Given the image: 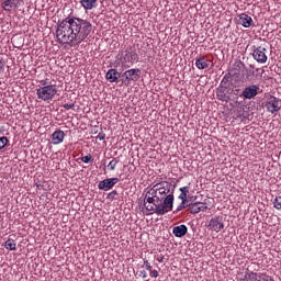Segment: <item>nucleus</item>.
I'll list each match as a JSON object with an SVG mask.
<instances>
[{
	"instance_id": "13",
	"label": "nucleus",
	"mask_w": 281,
	"mask_h": 281,
	"mask_svg": "<svg viewBox=\"0 0 281 281\" xmlns=\"http://www.w3.org/2000/svg\"><path fill=\"white\" fill-rule=\"evenodd\" d=\"M50 139L54 146H58V144H63V142H65V132L61 130L55 131L52 134Z\"/></svg>"
},
{
	"instance_id": "39",
	"label": "nucleus",
	"mask_w": 281,
	"mask_h": 281,
	"mask_svg": "<svg viewBox=\"0 0 281 281\" xmlns=\"http://www.w3.org/2000/svg\"><path fill=\"white\" fill-rule=\"evenodd\" d=\"M180 192H182V194H189L190 193V187H182L180 188Z\"/></svg>"
},
{
	"instance_id": "22",
	"label": "nucleus",
	"mask_w": 281,
	"mask_h": 281,
	"mask_svg": "<svg viewBox=\"0 0 281 281\" xmlns=\"http://www.w3.org/2000/svg\"><path fill=\"white\" fill-rule=\"evenodd\" d=\"M4 247L9 251H16V240H14L12 237H9L4 243Z\"/></svg>"
},
{
	"instance_id": "2",
	"label": "nucleus",
	"mask_w": 281,
	"mask_h": 281,
	"mask_svg": "<svg viewBox=\"0 0 281 281\" xmlns=\"http://www.w3.org/2000/svg\"><path fill=\"white\" fill-rule=\"evenodd\" d=\"M147 212H154L157 216H164V214H168V212H172V207L175 205V194L169 193L161 204L158 205H146L144 204Z\"/></svg>"
},
{
	"instance_id": "34",
	"label": "nucleus",
	"mask_w": 281,
	"mask_h": 281,
	"mask_svg": "<svg viewBox=\"0 0 281 281\" xmlns=\"http://www.w3.org/2000/svg\"><path fill=\"white\" fill-rule=\"evenodd\" d=\"M81 161H83V164H89V161H92L91 154H88V155L81 157Z\"/></svg>"
},
{
	"instance_id": "16",
	"label": "nucleus",
	"mask_w": 281,
	"mask_h": 281,
	"mask_svg": "<svg viewBox=\"0 0 281 281\" xmlns=\"http://www.w3.org/2000/svg\"><path fill=\"white\" fill-rule=\"evenodd\" d=\"M239 25H243V27H251V25H254V19L247 13H241L239 14Z\"/></svg>"
},
{
	"instance_id": "41",
	"label": "nucleus",
	"mask_w": 281,
	"mask_h": 281,
	"mask_svg": "<svg viewBox=\"0 0 281 281\" xmlns=\"http://www.w3.org/2000/svg\"><path fill=\"white\" fill-rule=\"evenodd\" d=\"M140 278L146 280V278H148V273L145 270L140 271Z\"/></svg>"
},
{
	"instance_id": "6",
	"label": "nucleus",
	"mask_w": 281,
	"mask_h": 281,
	"mask_svg": "<svg viewBox=\"0 0 281 281\" xmlns=\"http://www.w3.org/2000/svg\"><path fill=\"white\" fill-rule=\"evenodd\" d=\"M252 58L256 63L265 65V63L269 60V57H267V48L262 46H252Z\"/></svg>"
},
{
	"instance_id": "1",
	"label": "nucleus",
	"mask_w": 281,
	"mask_h": 281,
	"mask_svg": "<svg viewBox=\"0 0 281 281\" xmlns=\"http://www.w3.org/2000/svg\"><path fill=\"white\" fill-rule=\"evenodd\" d=\"M93 32V25L89 20L68 15L57 24L56 38L59 45L76 47L85 43Z\"/></svg>"
},
{
	"instance_id": "7",
	"label": "nucleus",
	"mask_w": 281,
	"mask_h": 281,
	"mask_svg": "<svg viewBox=\"0 0 281 281\" xmlns=\"http://www.w3.org/2000/svg\"><path fill=\"white\" fill-rule=\"evenodd\" d=\"M232 93H234V88L220 86L216 91V97L221 102H229V100H232Z\"/></svg>"
},
{
	"instance_id": "14",
	"label": "nucleus",
	"mask_w": 281,
	"mask_h": 281,
	"mask_svg": "<svg viewBox=\"0 0 281 281\" xmlns=\"http://www.w3.org/2000/svg\"><path fill=\"white\" fill-rule=\"evenodd\" d=\"M207 210V204L202 202H195L189 205L190 214H199V212H205Z\"/></svg>"
},
{
	"instance_id": "12",
	"label": "nucleus",
	"mask_w": 281,
	"mask_h": 281,
	"mask_svg": "<svg viewBox=\"0 0 281 281\" xmlns=\"http://www.w3.org/2000/svg\"><path fill=\"white\" fill-rule=\"evenodd\" d=\"M159 199H164L166 194H170V184L168 182H159L156 184Z\"/></svg>"
},
{
	"instance_id": "8",
	"label": "nucleus",
	"mask_w": 281,
	"mask_h": 281,
	"mask_svg": "<svg viewBox=\"0 0 281 281\" xmlns=\"http://www.w3.org/2000/svg\"><path fill=\"white\" fill-rule=\"evenodd\" d=\"M266 109L272 115L278 113L281 109V100L277 97H270L266 102Z\"/></svg>"
},
{
	"instance_id": "43",
	"label": "nucleus",
	"mask_w": 281,
	"mask_h": 281,
	"mask_svg": "<svg viewBox=\"0 0 281 281\" xmlns=\"http://www.w3.org/2000/svg\"><path fill=\"white\" fill-rule=\"evenodd\" d=\"M248 74H251V76H254V71H251V70H249V72Z\"/></svg>"
},
{
	"instance_id": "31",
	"label": "nucleus",
	"mask_w": 281,
	"mask_h": 281,
	"mask_svg": "<svg viewBox=\"0 0 281 281\" xmlns=\"http://www.w3.org/2000/svg\"><path fill=\"white\" fill-rule=\"evenodd\" d=\"M145 203H149L147 205H153L155 207V205H159L155 203V198L151 196H145Z\"/></svg>"
},
{
	"instance_id": "42",
	"label": "nucleus",
	"mask_w": 281,
	"mask_h": 281,
	"mask_svg": "<svg viewBox=\"0 0 281 281\" xmlns=\"http://www.w3.org/2000/svg\"><path fill=\"white\" fill-rule=\"evenodd\" d=\"M158 262H164V256L157 258Z\"/></svg>"
},
{
	"instance_id": "44",
	"label": "nucleus",
	"mask_w": 281,
	"mask_h": 281,
	"mask_svg": "<svg viewBox=\"0 0 281 281\" xmlns=\"http://www.w3.org/2000/svg\"><path fill=\"white\" fill-rule=\"evenodd\" d=\"M247 78L249 79V75H247Z\"/></svg>"
},
{
	"instance_id": "40",
	"label": "nucleus",
	"mask_w": 281,
	"mask_h": 281,
	"mask_svg": "<svg viewBox=\"0 0 281 281\" xmlns=\"http://www.w3.org/2000/svg\"><path fill=\"white\" fill-rule=\"evenodd\" d=\"M178 199H180L181 201H188V195L186 193H180Z\"/></svg>"
},
{
	"instance_id": "11",
	"label": "nucleus",
	"mask_w": 281,
	"mask_h": 281,
	"mask_svg": "<svg viewBox=\"0 0 281 281\" xmlns=\"http://www.w3.org/2000/svg\"><path fill=\"white\" fill-rule=\"evenodd\" d=\"M142 76V70H139V68H132L126 70L123 74V77L125 78L126 82H137V80H139Z\"/></svg>"
},
{
	"instance_id": "21",
	"label": "nucleus",
	"mask_w": 281,
	"mask_h": 281,
	"mask_svg": "<svg viewBox=\"0 0 281 281\" xmlns=\"http://www.w3.org/2000/svg\"><path fill=\"white\" fill-rule=\"evenodd\" d=\"M240 98H243V93H240V89H233V92L231 94V100L235 102L236 104H243V101H240Z\"/></svg>"
},
{
	"instance_id": "36",
	"label": "nucleus",
	"mask_w": 281,
	"mask_h": 281,
	"mask_svg": "<svg viewBox=\"0 0 281 281\" xmlns=\"http://www.w3.org/2000/svg\"><path fill=\"white\" fill-rule=\"evenodd\" d=\"M5 70V60L3 58H0V74H3Z\"/></svg>"
},
{
	"instance_id": "35",
	"label": "nucleus",
	"mask_w": 281,
	"mask_h": 281,
	"mask_svg": "<svg viewBox=\"0 0 281 281\" xmlns=\"http://www.w3.org/2000/svg\"><path fill=\"white\" fill-rule=\"evenodd\" d=\"M144 267L146 269V271H153V265H150V262L148 260H144Z\"/></svg>"
},
{
	"instance_id": "10",
	"label": "nucleus",
	"mask_w": 281,
	"mask_h": 281,
	"mask_svg": "<svg viewBox=\"0 0 281 281\" xmlns=\"http://www.w3.org/2000/svg\"><path fill=\"white\" fill-rule=\"evenodd\" d=\"M258 91H260V86L250 85L243 90L241 95L244 100H254L258 95Z\"/></svg>"
},
{
	"instance_id": "23",
	"label": "nucleus",
	"mask_w": 281,
	"mask_h": 281,
	"mask_svg": "<svg viewBox=\"0 0 281 281\" xmlns=\"http://www.w3.org/2000/svg\"><path fill=\"white\" fill-rule=\"evenodd\" d=\"M220 87H232V74H226L223 77Z\"/></svg>"
},
{
	"instance_id": "18",
	"label": "nucleus",
	"mask_w": 281,
	"mask_h": 281,
	"mask_svg": "<svg viewBox=\"0 0 281 281\" xmlns=\"http://www.w3.org/2000/svg\"><path fill=\"white\" fill-rule=\"evenodd\" d=\"M79 3L86 12L98 8V0H80Z\"/></svg>"
},
{
	"instance_id": "3",
	"label": "nucleus",
	"mask_w": 281,
	"mask_h": 281,
	"mask_svg": "<svg viewBox=\"0 0 281 281\" xmlns=\"http://www.w3.org/2000/svg\"><path fill=\"white\" fill-rule=\"evenodd\" d=\"M42 87L36 89L37 100L43 102H52L58 93V87L56 85H47L46 80L41 81Z\"/></svg>"
},
{
	"instance_id": "28",
	"label": "nucleus",
	"mask_w": 281,
	"mask_h": 281,
	"mask_svg": "<svg viewBox=\"0 0 281 281\" xmlns=\"http://www.w3.org/2000/svg\"><path fill=\"white\" fill-rule=\"evenodd\" d=\"M186 207H190V204H188V201H181V203L178 205L176 212H181V210H186Z\"/></svg>"
},
{
	"instance_id": "38",
	"label": "nucleus",
	"mask_w": 281,
	"mask_h": 281,
	"mask_svg": "<svg viewBox=\"0 0 281 281\" xmlns=\"http://www.w3.org/2000/svg\"><path fill=\"white\" fill-rule=\"evenodd\" d=\"M149 276H150V278H159V271L151 269L149 271Z\"/></svg>"
},
{
	"instance_id": "29",
	"label": "nucleus",
	"mask_w": 281,
	"mask_h": 281,
	"mask_svg": "<svg viewBox=\"0 0 281 281\" xmlns=\"http://www.w3.org/2000/svg\"><path fill=\"white\" fill-rule=\"evenodd\" d=\"M8 137L2 136L0 137V150H3V148H5V146H8Z\"/></svg>"
},
{
	"instance_id": "9",
	"label": "nucleus",
	"mask_w": 281,
	"mask_h": 281,
	"mask_svg": "<svg viewBox=\"0 0 281 281\" xmlns=\"http://www.w3.org/2000/svg\"><path fill=\"white\" fill-rule=\"evenodd\" d=\"M116 183H120V178H106L98 183V188L103 192H109L115 188Z\"/></svg>"
},
{
	"instance_id": "5",
	"label": "nucleus",
	"mask_w": 281,
	"mask_h": 281,
	"mask_svg": "<svg viewBox=\"0 0 281 281\" xmlns=\"http://www.w3.org/2000/svg\"><path fill=\"white\" fill-rule=\"evenodd\" d=\"M206 227L210 229V232H215V234H218V232L225 229V221L223 220V216L216 215L209 221Z\"/></svg>"
},
{
	"instance_id": "32",
	"label": "nucleus",
	"mask_w": 281,
	"mask_h": 281,
	"mask_svg": "<svg viewBox=\"0 0 281 281\" xmlns=\"http://www.w3.org/2000/svg\"><path fill=\"white\" fill-rule=\"evenodd\" d=\"M63 108H64L66 111H70V109H76V103H74V102L66 103V104L63 105Z\"/></svg>"
},
{
	"instance_id": "26",
	"label": "nucleus",
	"mask_w": 281,
	"mask_h": 281,
	"mask_svg": "<svg viewBox=\"0 0 281 281\" xmlns=\"http://www.w3.org/2000/svg\"><path fill=\"white\" fill-rule=\"evenodd\" d=\"M145 196H151V198H154V199H159V196H158V194H157V187H156V184H155L151 189H149V190L147 191V193L145 194Z\"/></svg>"
},
{
	"instance_id": "33",
	"label": "nucleus",
	"mask_w": 281,
	"mask_h": 281,
	"mask_svg": "<svg viewBox=\"0 0 281 281\" xmlns=\"http://www.w3.org/2000/svg\"><path fill=\"white\" fill-rule=\"evenodd\" d=\"M115 196H117V190H113L112 192L108 193L106 199H109L110 201H113Z\"/></svg>"
},
{
	"instance_id": "15",
	"label": "nucleus",
	"mask_w": 281,
	"mask_h": 281,
	"mask_svg": "<svg viewBox=\"0 0 281 281\" xmlns=\"http://www.w3.org/2000/svg\"><path fill=\"white\" fill-rule=\"evenodd\" d=\"M1 5L5 12H12L19 8V0H4Z\"/></svg>"
},
{
	"instance_id": "37",
	"label": "nucleus",
	"mask_w": 281,
	"mask_h": 281,
	"mask_svg": "<svg viewBox=\"0 0 281 281\" xmlns=\"http://www.w3.org/2000/svg\"><path fill=\"white\" fill-rule=\"evenodd\" d=\"M97 139H99V142H104V139H106V134H104L102 131L98 134Z\"/></svg>"
},
{
	"instance_id": "27",
	"label": "nucleus",
	"mask_w": 281,
	"mask_h": 281,
	"mask_svg": "<svg viewBox=\"0 0 281 281\" xmlns=\"http://www.w3.org/2000/svg\"><path fill=\"white\" fill-rule=\"evenodd\" d=\"M117 164L119 161L115 158H113L108 165L109 170L111 171L115 170V168H117Z\"/></svg>"
},
{
	"instance_id": "19",
	"label": "nucleus",
	"mask_w": 281,
	"mask_h": 281,
	"mask_svg": "<svg viewBox=\"0 0 281 281\" xmlns=\"http://www.w3.org/2000/svg\"><path fill=\"white\" fill-rule=\"evenodd\" d=\"M195 67L198 69H207L210 67V60L205 56H201L195 60Z\"/></svg>"
},
{
	"instance_id": "20",
	"label": "nucleus",
	"mask_w": 281,
	"mask_h": 281,
	"mask_svg": "<svg viewBox=\"0 0 281 281\" xmlns=\"http://www.w3.org/2000/svg\"><path fill=\"white\" fill-rule=\"evenodd\" d=\"M117 76H120L117 69L112 68L105 74V80H108L109 82H117Z\"/></svg>"
},
{
	"instance_id": "4",
	"label": "nucleus",
	"mask_w": 281,
	"mask_h": 281,
	"mask_svg": "<svg viewBox=\"0 0 281 281\" xmlns=\"http://www.w3.org/2000/svg\"><path fill=\"white\" fill-rule=\"evenodd\" d=\"M121 63L124 69L131 68V65H135V63H139V55H137V50L133 47H127L125 49V56L121 58ZM131 63V65H128Z\"/></svg>"
},
{
	"instance_id": "30",
	"label": "nucleus",
	"mask_w": 281,
	"mask_h": 281,
	"mask_svg": "<svg viewBox=\"0 0 281 281\" xmlns=\"http://www.w3.org/2000/svg\"><path fill=\"white\" fill-rule=\"evenodd\" d=\"M273 207H276V210H281V195L277 196L273 201Z\"/></svg>"
},
{
	"instance_id": "24",
	"label": "nucleus",
	"mask_w": 281,
	"mask_h": 281,
	"mask_svg": "<svg viewBox=\"0 0 281 281\" xmlns=\"http://www.w3.org/2000/svg\"><path fill=\"white\" fill-rule=\"evenodd\" d=\"M260 276H265V273L250 272L247 274V280L248 281H262V279H260Z\"/></svg>"
},
{
	"instance_id": "17",
	"label": "nucleus",
	"mask_w": 281,
	"mask_h": 281,
	"mask_svg": "<svg viewBox=\"0 0 281 281\" xmlns=\"http://www.w3.org/2000/svg\"><path fill=\"white\" fill-rule=\"evenodd\" d=\"M172 234L173 236H176V238H183V236L188 234V226H186L184 224L176 226L172 229Z\"/></svg>"
},
{
	"instance_id": "25",
	"label": "nucleus",
	"mask_w": 281,
	"mask_h": 281,
	"mask_svg": "<svg viewBox=\"0 0 281 281\" xmlns=\"http://www.w3.org/2000/svg\"><path fill=\"white\" fill-rule=\"evenodd\" d=\"M145 196H151V198H154V199H159V196H158V194H157V187H156V184H155L151 189H149V190L147 191V193L145 194Z\"/></svg>"
}]
</instances>
